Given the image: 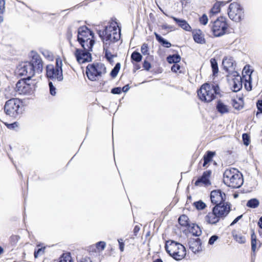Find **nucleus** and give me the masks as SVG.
<instances>
[{
  "mask_svg": "<svg viewBox=\"0 0 262 262\" xmlns=\"http://www.w3.org/2000/svg\"><path fill=\"white\" fill-rule=\"evenodd\" d=\"M98 33L103 45L111 46L120 39L121 30L118 28L116 22H112L109 25L105 26L104 30H99Z\"/></svg>",
  "mask_w": 262,
  "mask_h": 262,
  "instance_id": "nucleus-1",
  "label": "nucleus"
},
{
  "mask_svg": "<svg viewBox=\"0 0 262 262\" xmlns=\"http://www.w3.org/2000/svg\"><path fill=\"white\" fill-rule=\"evenodd\" d=\"M223 181L228 186L236 188L243 183L242 174L235 168L227 169L224 173Z\"/></svg>",
  "mask_w": 262,
  "mask_h": 262,
  "instance_id": "nucleus-2",
  "label": "nucleus"
},
{
  "mask_svg": "<svg viewBox=\"0 0 262 262\" xmlns=\"http://www.w3.org/2000/svg\"><path fill=\"white\" fill-rule=\"evenodd\" d=\"M165 248L166 252L177 260L182 259L186 255V249L181 244L173 241L166 242Z\"/></svg>",
  "mask_w": 262,
  "mask_h": 262,
  "instance_id": "nucleus-3",
  "label": "nucleus"
},
{
  "mask_svg": "<svg viewBox=\"0 0 262 262\" xmlns=\"http://www.w3.org/2000/svg\"><path fill=\"white\" fill-rule=\"evenodd\" d=\"M219 93V87L217 84L205 83L198 91L199 98L203 101L209 102L213 100L215 95Z\"/></svg>",
  "mask_w": 262,
  "mask_h": 262,
  "instance_id": "nucleus-4",
  "label": "nucleus"
},
{
  "mask_svg": "<svg viewBox=\"0 0 262 262\" xmlns=\"http://www.w3.org/2000/svg\"><path fill=\"white\" fill-rule=\"evenodd\" d=\"M231 209L228 207L215 206L211 212H209L205 216V221L209 224H215L219 222L220 220L226 216Z\"/></svg>",
  "mask_w": 262,
  "mask_h": 262,
  "instance_id": "nucleus-5",
  "label": "nucleus"
},
{
  "mask_svg": "<svg viewBox=\"0 0 262 262\" xmlns=\"http://www.w3.org/2000/svg\"><path fill=\"white\" fill-rule=\"evenodd\" d=\"M21 102L17 98H12L5 103L4 111L5 113L13 118H16L22 113Z\"/></svg>",
  "mask_w": 262,
  "mask_h": 262,
  "instance_id": "nucleus-6",
  "label": "nucleus"
},
{
  "mask_svg": "<svg viewBox=\"0 0 262 262\" xmlns=\"http://www.w3.org/2000/svg\"><path fill=\"white\" fill-rule=\"evenodd\" d=\"M106 72V68L103 63L95 62L87 66L85 73L89 79L95 81L98 76L104 74Z\"/></svg>",
  "mask_w": 262,
  "mask_h": 262,
  "instance_id": "nucleus-7",
  "label": "nucleus"
},
{
  "mask_svg": "<svg viewBox=\"0 0 262 262\" xmlns=\"http://www.w3.org/2000/svg\"><path fill=\"white\" fill-rule=\"evenodd\" d=\"M229 25L227 22V18L221 16L215 20L212 24L211 29L214 35L220 37L227 33Z\"/></svg>",
  "mask_w": 262,
  "mask_h": 262,
  "instance_id": "nucleus-8",
  "label": "nucleus"
},
{
  "mask_svg": "<svg viewBox=\"0 0 262 262\" xmlns=\"http://www.w3.org/2000/svg\"><path fill=\"white\" fill-rule=\"evenodd\" d=\"M228 14L232 20L239 22L244 18V10L238 3H233L229 6Z\"/></svg>",
  "mask_w": 262,
  "mask_h": 262,
  "instance_id": "nucleus-9",
  "label": "nucleus"
},
{
  "mask_svg": "<svg viewBox=\"0 0 262 262\" xmlns=\"http://www.w3.org/2000/svg\"><path fill=\"white\" fill-rule=\"evenodd\" d=\"M210 199L211 203L215 204V206L220 205L230 208V204L228 202H225L226 198V194L220 189L212 190L210 193Z\"/></svg>",
  "mask_w": 262,
  "mask_h": 262,
  "instance_id": "nucleus-10",
  "label": "nucleus"
},
{
  "mask_svg": "<svg viewBox=\"0 0 262 262\" xmlns=\"http://www.w3.org/2000/svg\"><path fill=\"white\" fill-rule=\"evenodd\" d=\"M27 79L19 80L16 84V91L20 94H30L34 90L33 84L28 83Z\"/></svg>",
  "mask_w": 262,
  "mask_h": 262,
  "instance_id": "nucleus-11",
  "label": "nucleus"
},
{
  "mask_svg": "<svg viewBox=\"0 0 262 262\" xmlns=\"http://www.w3.org/2000/svg\"><path fill=\"white\" fill-rule=\"evenodd\" d=\"M91 39H94V34L86 26H82L78 30L77 40L83 43Z\"/></svg>",
  "mask_w": 262,
  "mask_h": 262,
  "instance_id": "nucleus-12",
  "label": "nucleus"
},
{
  "mask_svg": "<svg viewBox=\"0 0 262 262\" xmlns=\"http://www.w3.org/2000/svg\"><path fill=\"white\" fill-rule=\"evenodd\" d=\"M75 56L77 61L79 63H83L86 62H90L92 60L91 54L90 51L84 50L76 49L75 52Z\"/></svg>",
  "mask_w": 262,
  "mask_h": 262,
  "instance_id": "nucleus-13",
  "label": "nucleus"
},
{
  "mask_svg": "<svg viewBox=\"0 0 262 262\" xmlns=\"http://www.w3.org/2000/svg\"><path fill=\"white\" fill-rule=\"evenodd\" d=\"M56 67L52 64H49L46 67V74L47 77L52 80L61 81L63 80V77L62 72H61V77H59L58 72L57 71Z\"/></svg>",
  "mask_w": 262,
  "mask_h": 262,
  "instance_id": "nucleus-14",
  "label": "nucleus"
},
{
  "mask_svg": "<svg viewBox=\"0 0 262 262\" xmlns=\"http://www.w3.org/2000/svg\"><path fill=\"white\" fill-rule=\"evenodd\" d=\"M35 70L33 69L32 65L29 62L25 63L19 69V74L21 76H26L27 79L30 80L31 78L34 75Z\"/></svg>",
  "mask_w": 262,
  "mask_h": 262,
  "instance_id": "nucleus-15",
  "label": "nucleus"
},
{
  "mask_svg": "<svg viewBox=\"0 0 262 262\" xmlns=\"http://www.w3.org/2000/svg\"><path fill=\"white\" fill-rule=\"evenodd\" d=\"M222 65L224 69L229 74H233V76L238 74V73L234 71L235 63L232 58H224L223 60Z\"/></svg>",
  "mask_w": 262,
  "mask_h": 262,
  "instance_id": "nucleus-16",
  "label": "nucleus"
},
{
  "mask_svg": "<svg viewBox=\"0 0 262 262\" xmlns=\"http://www.w3.org/2000/svg\"><path fill=\"white\" fill-rule=\"evenodd\" d=\"M29 63L32 65L33 69L36 73H40L42 72L43 69V62L38 54L37 53L33 54L32 59Z\"/></svg>",
  "mask_w": 262,
  "mask_h": 262,
  "instance_id": "nucleus-17",
  "label": "nucleus"
},
{
  "mask_svg": "<svg viewBox=\"0 0 262 262\" xmlns=\"http://www.w3.org/2000/svg\"><path fill=\"white\" fill-rule=\"evenodd\" d=\"M212 171L210 170L204 171L202 176L199 178L195 181L194 185L196 186H201L202 185L208 186L211 185L209 180Z\"/></svg>",
  "mask_w": 262,
  "mask_h": 262,
  "instance_id": "nucleus-18",
  "label": "nucleus"
},
{
  "mask_svg": "<svg viewBox=\"0 0 262 262\" xmlns=\"http://www.w3.org/2000/svg\"><path fill=\"white\" fill-rule=\"evenodd\" d=\"M189 249L195 253L202 250L201 243L200 238H191L188 242Z\"/></svg>",
  "mask_w": 262,
  "mask_h": 262,
  "instance_id": "nucleus-19",
  "label": "nucleus"
},
{
  "mask_svg": "<svg viewBox=\"0 0 262 262\" xmlns=\"http://www.w3.org/2000/svg\"><path fill=\"white\" fill-rule=\"evenodd\" d=\"M235 77L232 79V90L233 92L239 91L242 88V78L238 74H235Z\"/></svg>",
  "mask_w": 262,
  "mask_h": 262,
  "instance_id": "nucleus-20",
  "label": "nucleus"
},
{
  "mask_svg": "<svg viewBox=\"0 0 262 262\" xmlns=\"http://www.w3.org/2000/svg\"><path fill=\"white\" fill-rule=\"evenodd\" d=\"M172 19L175 21V22L178 24V25L182 28L183 29L189 31L191 30V27L187 23V22L184 19H181L175 17H171Z\"/></svg>",
  "mask_w": 262,
  "mask_h": 262,
  "instance_id": "nucleus-21",
  "label": "nucleus"
},
{
  "mask_svg": "<svg viewBox=\"0 0 262 262\" xmlns=\"http://www.w3.org/2000/svg\"><path fill=\"white\" fill-rule=\"evenodd\" d=\"M79 43L83 48V50L90 52L92 51L93 46L95 43V40L94 39H91L87 41H85L83 43L81 42H79Z\"/></svg>",
  "mask_w": 262,
  "mask_h": 262,
  "instance_id": "nucleus-22",
  "label": "nucleus"
},
{
  "mask_svg": "<svg viewBox=\"0 0 262 262\" xmlns=\"http://www.w3.org/2000/svg\"><path fill=\"white\" fill-rule=\"evenodd\" d=\"M224 5V3L222 2H217L215 3L210 11V17L219 13L221 10V6Z\"/></svg>",
  "mask_w": 262,
  "mask_h": 262,
  "instance_id": "nucleus-23",
  "label": "nucleus"
},
{
  "mask_svg": "<svg viewBox=\"0 0 262 262\" xmlns=\"http://www.w3.org/2000/svg\"><path fill=\"white\" fill-rule=\"evenodd\" d=\"M178 222L181 226L186 227L187 228H189L190 226L188 217L185 214L182 215L179 217Z\"/></svg>",
  "mask_w": 262,
  "mask_h": 262,
  "instance_id": "nucleus-24",
  "label": "nucleus"
},
{
  "mask_svg": "<svg viewBox=\"0 0 262 262\" xmlns=\"http://www.w3.org/2000/svg\"><path fill=\"white\" fill-rule=\"evenodd\" d=\"M187 229L189 230L190 232L196 236H200L202 233L200 227L195 224H190L189 228Z\"/></svg>",
  "mask_w": 262,
  "mask_h": 262,
  "instance_id": "nucleus-25",
  "label": "nucleus"
},
{
  "mask_svg": "<svg viewBox=\"0 0 262 262\" xmlns=\"http://www.w3.org/2000/svg\"><path fill=\"white\" fill-rule=\"evenodd\" d=\"M154 34L155 35L157 40L159 43H160L164 47L168 48L171 46V44L170 43V42H169L167 40H165L164 38L161 37L157 33L155 32Z\"/></svg>",
  "mask_w": 262,
  "mask_h": 262,
  "instance_id": "nucleus-26",
  "label": "nucleus"
},
{
  "mask_svg": "<svg viewBox=\"0 0 262 262\" xmlns=\"http://www.w3.org/2000/svg\"><path fill=\"white\" fill-rule=\"evenodd\" d=\"M216 107L217 111L222 114L229 112L228 106L220 100L218 101Z\"/></svg>",
  "mask_w": 262,
  "mask_h": 262,
  "instance_id": "nucleus-27",
  "label": "nucleus"
},
{
  "mask_svg": "<svg viewBox=\"0 0 262 262\" xmlns=\"http://www.w3.org/2000/svg\"><path fill=\"white\" fill-rule=\"evenodd\" d=\"M111 46H107V45H103V50L105 53V57L109 62L113 61V58L114 57V55L112 54L110 50V47Z\"/></svg>",
  "mask_w": 262,
  "mask_h": 262,
  "instance_id": "nucleus-28",
  "label": "nucleus"
},
{
  "mask_svg": "<svg viewBox=\"0 0 262 262\" xmlns=\"http://www.w3.org/2000/svg\"><path fill=\"white\" fill-rule=\"evenodd\" d=\"M215 152L211 151H208L207 153L204 156L203 160L204 163L203 164V167H206L207 164L210 162L214 156Z\"/></svg>",
  "mask_w": 262,
  "mask_h": 262,
  "instance_id": "nucleus-29",
  "label": "nucleus"
},
{
  "mask_svg": "<svg viewBox=\"0 0 262 262\" xmlns=\"http://www.w3.org/2000/svg\"><path fill=\"white\" fill-rule=\"evenodd\" d=\"M181 60V57L179 54L169 55L167 57V61L169 63H178Z\"/></svg>",
  "mask_w": 262,
  "mask_h": 262,
  "instance_id": "nucleus-30",
  "label": "nucleus"
},
{
  "mask_svg": "<svg viewBox=\"0 0 262 262\" xmlns=\"http://www.w3.org/2000/svg\"><path fill=\"white\" fill-rule=\"evenodd\" d=\"M233 237L234 240L239 244H243L246 243V239L245 236L241 233H233Z\"/></svg>",
  "mask_w": 262,
  "mask_h": 262,
  "instance_id": "nucleus-31",
  "label": "nucleus"
},
{
  "mask_svg": "<svg viewBox=\"0 0 262 262\" xmlns=\"http://www.w3.org/2000/svg\"><path fill=\"white\" fill-rule=\"evenodd\" d=\"M259 205V201L256 198L251 199L247 202V206L251 208H257Z\"/></svg>",
  "mask_w": 262,
  "mask_h": 262,
  "instance_id": "nucleus-32",
  "label": "nucleus"
},
{
  "mask_svg": "<svg viewBox=\"0 0 262 262\" xmlns=\"http://www.w3.org/2000/svg\"><path fill=\"white\" fill-rule=\"evenodd\" d=\"M193 39L194 41L199 43H204L205 41L203 36L201 34H200L198 32L195 33L193 35Z\"/></svg>",
  "mask_w": 262,
  "mask_h": 262,
  "instance_id": "nucleus-33",
  "label": "nucleus"
},
{
  "mask_svg": "<svg viewBox=\"0 0 262 262\" xmlns=\"http://www.w3.org/2000/svg\"><path fill=\"white\" fill-rule=\"evenodd\" d=\"M142 58L141 54L137 51H134L131 55V59L137 62L141 61Z\"/></svg>",
  "mask_w": 262,
  "mask_h": 262,
  "instance_id": "nucleus-34",
  "label": "nucleus"
},
{
  "mask_svg": "<svg viewBox=\"0 0 262 262\" xmlns=\"http://www.w3.org/2000/svg\"><path fill=\"white\" fill-rule=\"evenodd\" d=\"M121 67V64L120 63H117L115 66V67L112 69L111 72V76L113 78H115L117 76Z\"/></svg>",
  "mask_w": 262,
  "mask_h": 262,
  "instance_id": "nucleus-35",
  "label": "nucleus"
},
{
  "mask_svg": "<svg viewBox=\"0 0 262 262\" xmlns=\"http://www.w3.org/2000/svg\"><path fill=\"white\" fill-rule=\"evenodd\" d=\"M62 61L60 59H57L56 60V66L54 67L57 69V72H58V75L60 76L59 77H61V72H62Z\"/></svg>",
  "mask_w": 262,
  "mask_h": 262,
  "instance_id": "nucleus-36",
  "label": "nucleus"
},
{
  "mask_svg": "<svg viewBox=\"0 0 262 262\" xmlns=\"http://www.w3.org/2000/svg\"><path fill=\"white\" fill-rule=\"evenodd\" d=\"M210 63L211 68L212 69V72L213 75L218 73V66L216 60L214 58H211L210 59Z\"/></svg>",
  "mask_w": 262,
  "mask_h": 262,
  "instance_id": "nucleus-37",
  "label": "nucleus"
},
{
  "mask_svg": "<svg viewBox=\"0 0 262 262\" xmlns=\"http://www.w3.org/2000/svg\"><path fill=\"white\" fill-rule=\"evenodd\" d=\"M58 262H73L72 257L69 254H63L60 258Z\"/></svg>",
  "mask_w": 262,
  "mask_h": 262,
  "instance_id": "nucleus-38",
  "label": "nucleus"
},
{
  "mask_svg": "<svg viewBox=\"0 0 262 262\" xmlns=\"http://www.w3.org/2000/svg\"><path fill=\"white\" fill-rule=\"evenodd\" d=\"M5 11V1L4 0H0V23L4 20L3 15Z\"/></svg>",
  "mask_w": 262,
  "mask_h": 262,
  "instance_id": "nucleus-39",
  "label": "nucleus"
},
{
  "mask_svg": "<svg viewBox=\"0 0 262 262\" xmlns=\"http://www.w3.org/2000/svg\"><path fill=\"white\" fill-rule=\"evenodd\" d=\"M193 204L198 210H203L206 207V204L202 201L195 202Z\"/></svg>",
  "mask_w": 262,
  "mask_h": 262,
  "instance_id": "nucleus-40",
  "label": "nucleus"
},
{
  "mask_svg": "<svg viewBox=\"0 0 262 262\" xmlns=\"http://www.w3.org/2000/svg\"><path fill=\"white\" fill-rule=\"evenodd\" d=\"M42 55L48 59L52 60L53 59L52 53L48 50H44L42 52Z\"/></svg>",
  "mask_w": 262,
  "mask_h": 262,
  "instance_id": "nucleus-41",
  "label": "nucleus"
},
{
  "mask_svg": "<svg viewBox=\"0 0 262 262\" xmlns=\"http://www.w3.org/2000/svg\"><path fill=\"white\" fill-rule=\"evenodd\" d=\"M141 51L142 53L144 55L149 54L148 47L147 43H144L142 45L141 48Z\"/></svg>",
  "mask_w": 262,
  "mask_h": 262,
  "instance_id": "nucleus-42",
  "label": "nucleus"
},
{
  "mask_svg": "<svg viewBox=\"0 0 262 262\" xmlns=\"http://www.w3.org/2000/svg\"><path fill=\"white\" fill-rule=\"evenodd\" d=\"M244 144L248 146L250 144V137L247 134H244L242 136Z\"/></svg>",
  "mask_w": 262,
  "mask_h": 262,
  "instance_id": "nucleus-43",
  "label": "nucleus"
},
{
  "mask_svg": "<svg viewBox=\"0 0 262 262\" xmlns=\"http://www.w3.org/2000/svg\"><path fill=\"white\" fill-rule=\"evenodd\" d=\"M200 22L201 24L203 25H206L208 21V19L207 16L204 14L200 18Z\"/></svg>",
  "mask_w": 262,
  "mask_h": 262,
  "instance_id": "nucleus-44",
  "label": "nucleus"
},
{
  "mask_svg": "<svg viewBox=\"0 0 262 262\" xmlns=\"http://www.w3.org/2000/svg\"><path fill=\"white\" fill-rule=\"evenodd\" d=\"M49 88H50V94L52 95H53V96L55 95V94H56V88L53 85L52 82L49 81Z\"/></svg>",
  "mask_w": 262,
  "mask_h": 262,
  "instance_id": "nucleus-45",
  "label": "nucleus"
},
{
  "mask_svg": "<svg viewBox=\"0 0 262 262\" xmlns=\"http://www.w3.org/2000/svg\"><path fill=\"white\" fill-rule=\"evenodd\" d=\"M45 248H39L37 251H34V257L37 258L39 255L43 254Z\"/></svg>",
  "mask_w": 262,
  "mask_h": 262,
  "instance_id": "nucleus-46",
  "label": "nucleus"
},
{
  "mask_svg": "<svg viewBox=\"0 0 262 262\" xmlns=\"http://www.w3.org/2000/svg\"><path fill=\"white\" fill-rule=\"evenodd\" d=\"M219 239V236L216 235H213L211 236L208 241V244L210 245H212L214 244L215 241H216Z\"/></svg>",
  "mask_w": 262,
  "mask_h": 262,
  "instance_id": "nucleus-47",
  "label": "nucleus"
},
{
  "mask_svg": "<svg viewBox=\"0 0 262 262\" xmlns=\"http://www.w3.org/2000/svg\"><path fill=\"white\" fill-rule=\"evenodd\" d=\"M106 246L104 242H99L96 244V247L98 250H103Z\"/></svg>",
  "mask_w": 262,
  "mask_h": 262,
  "instance_id": "nucleus-48",
  "label": "nucleus"
},
{
  "mask_svg": "<svg viewBox=\"0 0 262 262\" xmlns=\"http://www.w3.org/2000/svg\"><path fill=\"white\" fill-rule=\"evenodd\" d=\"M122 92L121 88L120 87H116L112 89L111 93L113 94H120Z\"/></svg>",
  "mask_w": 262,
  "mask_h": 262,
  "instance_id": "nucleus-49",
  "label": "nucleus"
},
{
  "mask_svg": "<svg viewBox=\"0 0 262 262\" xmlns=\"http://www.w3.org/2000/svg\"><path fill=\"white\" fill-rule=\"evenodd\" d=\"M118 242L119 243V249L121 252H123L124 248V243L123 240L122 238H120L118 239Z\"/></svg>",
  "mask_w": 262,
  "mask_h": 262,
  "instance_id": "nucleus-50",
  "label": "nucleus"
},
{
  "mask_svg": "<svg viewBox=\"0 0 262 262\" xmlns=\"http://www.w3.org/2000/svg\"><path fill=\"white\" fill-rule=\"evenodd\" d=\"M181 67L178 63L174 64L171 68V70L173 72H177L179 70H180Z\"/></svg>",
  "mask_w": 262,
  "mask_h": 262,
  "instance_id": "nucleus-51",
  "label": "nucleus"
},
{
  "mask_svg": "<svg viewBox=\"0 0 262 262\" xmlns=\"http://www.w3.org/2000/svg\"><path fill=\"white\" fill-rule=\"evenodd\" d=\"M143 67L145 70L149 71L151 68V64L148 61L144 60L143 64Z\"/></svg>",
  "mask_w": 262,
  "mask_h": 262,
  "instance_id": "nucleus-52",
  "label": "nucleus"
},
{
  "mask_svg": "<svg viewBox=\"0 0 262 262\" xmlns=\"http://www.w3.org/2000/svg\"><path fill=\"white\" fill-rule=\"evenodd\" d=\"M256 106H257L258 110L260 113H262V100H259L257 101V102L256 103Z\"/></svg>",
  "mask_w": 262,
  "mask_h": 262,
  "instance_id": "nucleus-53",
  "label": "nucleus"
},
{
  "mask_svg": "<svg viewBox=\"0 0 262 262\" xmlns=\"http://www.w3.org/2000/svg\"><path fill=\"white\" fill-rule=\"evenodd\" d=\"M257 241H251V249L253 253L256 251Z\"/></svg>",
  "mask_w": 262,
  "mask_h": 262,
  "instance_id": "nucleus-54",
  "label": "nucleus"
},
{
  "mask_svg": "<svg viewBox=\"0 0 262 262\" xmlns=\"http://www.w3.org/2000/svg\"><path fill=\"white\" fill-rule=\"evenodd\" d=\"M77 262H93L90 258L88 257H85L81 258Z\"/></svg>",
  "mask_w": 262,
  "mask_h": 262,
  "instance_id": "nucleus-55",
  "label": "nucleus"
},
{
  "mask_svg": "<svg viewBox=\"0 0 262 262\" xmlns=\"http://www.w3.org/2000/svg\"><path fill=\"white\" fill-rule=\"evenodd\" d=\"M243 216V215H241L236 217L233 221L231 223L230 226H233Z\"/></svg>",
  "mask_w": 262,
  "mask_h": 262,
  "instance_id": "nucleus-56",
  "label": "nucleus"
},
{
  "mask_svg": "<svg viewBox=\"0 0 262 262\" xmlns=\"http://www.w3.org/2000/svg\"><path fill=\"white\" fill-rule=\"evenodd\" d=\"M233 107L235 108V109H237V110H240L241 108H242L243 107V106H241L239 105L238 103L235 101H234L233 102Z\"/></svg>",
  "mask_w": 262,
  "mask_h": 262,
  "instance_id": "nucleus-57",
  "label": "nucleus"
},
{
  "mask_svg": "<svg viewBox=\"0 0 262 262\" xmlns=\"http://www.w3.org/2000/svg\"><path fill=\"white\" fill-rule=\"evenodd\" d=\"M251 241H257L256 235L255 234L254 231L253 230H252V232L251 235Z\"/></svg>",
  "mask_w": 262,
  "mask_h": 262,
  "instance_id": "nucleus-58",
  "label": "nucleus"
},
{
  "mask_svg": "<svg viewBox=\"0 0 262 262\" xmlns=\"http://www.w3.org/2000/svg\"><path fill=\"white\" fill-rule=\"evenodd\" d=\"M130 89V87L129 86V85L127 84L124 86L122 88H121L122 91L123 92H127L129 89Z\"/></svg>",
  "mask_w": 262,
  "mask_h": 262,
  "instance_id": "nucleus-59",
  "label": "nucleus"
},
{
  "mask_svg": "<svg viewBox=\"0 0 262 262\" xmlns=\"http://www.w3.org/2000/svg\"><path fill=\"white\" fill-rule=\"evenodd\" d=\"M258 225L259 227V228L262 229V216L259 219V221L258 222Z\"/></svg>",
  "mask_w": 262,
  "mask_h": 262,
  "instance_id": "nucleus-60",
  "label": "nucleus"
},
{
  "mask_svg": "<svg viewBox=\"0 0 262 262\" xmlns=\"http://www.w3.org/2000/svg\"><path fill=\"white\" fill-rule=\"evenodd\" d=\"M140 230V228L138 226H136L134 229V232L135 233H137Z\"/></svg>",
  "mask_w": 262,
  "mask_h": 262,
  "instance_id": "nucleus-61",
  "label": "nucleus"
},
{
  "mask_svg": "<svg viewBox=\"0 0 262 262\" xmlns=\"http://www.w3.org/2000/svg\"><path fill=\"white\" fill-rule=\"evenodd\" d=\"M245 87L248 91H251L252 89V86L250 83L249 84V87H247L246 84L245 85Z\"/></svg>",
  "mask_w": 262,
  "mask_h": 262,
  "instance_id": "nucleus-62",
  "label": "nucleus"
},
{
  "mask_svg": "<svg viewBox=\"0 0 262 262\" xmlns=\"http://www.w3.org/2000/svg\"><path fill=\"white\" fill-rule=\"evenodd\" d=\"M162 28L164 29H170L171 28V27L167 25H164L162 26Z\"/></svg>",
  "mask_w": 262,
  "mask_h": 262,
  "instance_id": "nucleus-63",
  "label": "nucleus"
},
{
  "mask_svg": "<svg viewBox=\"0 0 262 262\" xmlns=\"http://www.w3.org/2000/svg\"><path fill=\"white\" fill-rule=\"evenodd\" d=\"M153 262H163L162 260L160 258L155 259Z\"/></svg>",
  "mask_w": 262,
  "mask_h": 262,
  "instance_id": "nucleus-64",
  "label": "nucleus"
}]
</instances>
